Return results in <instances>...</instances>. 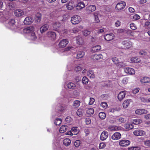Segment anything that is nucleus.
Masks as SVG:
<instances>
[{
    "label": "nucleus",
    "instance_id": "obj_20",
    "mask_svg": "<svg viewBox=\"0 0 150 150\" xmlns=\"http://www.w3.org/2000/svg\"><path fill=\"white\" fill-rule=\"evenodd\" d=\"M140 82L142 83H150V78L146 76L143 77L141 79Z\"/></svg>",
    "mask_w": 150,
    "mask_h": 150
},
{
    "label": "nucleus",
    "instance_id": "obj_4",
    "mask_svg": "<svg viewBox=\"0 0 150 150\" xmlns=\"http://www.w3.org/2000/svg\"><path fill=\"white\" fill-rule=\"evenodd\" d=\"M14 14L17 17H23L26 14V13L23 10L18 9L14 11Z\"/></svg>",
    "mask_w": 150,
    "mask_h": 150
},
{
    "label": "nucleus",
    "instance_id": "obj_35",
    "mask_svg": "<svg viewBox=\"0 0 150 150\" xmlns=\"http://www.w3.org/2000/svg\"><path fill=\"white\" fill-rule=\"evenodd\" d=\"M83 28V27L82 25L76 27L74 28L73 30V32L74 33H76L79 31H81Z\"/></svg>",
    "mask_w": 150,
    "mask_h": 150
},
{
    "label": "nucleus",
    "instance_id": "obj_37",
    "mask_svg": "<svg viewBox=\"0 0 150 150\" xmlns=\"http://www.w3.org/2000/svg\"><path fill=\"white\" fill-rule=\"evenodd\" d=\"M61 25L59 22H57L53 24V27L54 29L55 30H57L58 28L60 27Z\"/></svg>",
    "mask_w": 150,
    "mask_h": 150
},
{
    "label": "nucleus",
    "instance_id": "obj_31",
    "mask_svg": "<svg viewBox=\"0 0 150 150\" xmlns=\"http://www.w3.org/2000/svg\"><path fill=\"white\" fill-rule=\"evenodd\" d=\"M74 39L76 40L77 43L79 45H82L83 43V41L81 37H77L74 38Z\"/></svg>",
    "mask_w": 150,
    "mask_h": 150
},
{
    "label": "nucleus",
    "instance_id": "obj_38",
    "mask_svg": "<svg viewBox=\"0 0 150 150\" xmlns=\"http://www.w3.org/2000/svg\"><path fill=\"white\" fill-rule=\"evenodd\" d=\"M124 127L126 129H133L134 126L131 124L128 123L125 124V125Z\"/></svg>",
    "mask_w": 150,
    "mask_h": 150
},
{
    "label": "nucleus",
    "instance_id": "obj_6",
    "mask_svg": "<svg viewBox=\"0 0 150 150\" xmlns=\"http://www.w3.org/2000/svg\"><path fill=\"white\" fill-rule=\"evenodd\" d=\"M134 134L137 136H144L146 134V132L143 130L137 129L133 132Z\"/></svg>",
    "mask_w": 150,
    "mask_h": 150
},
{
    "label": "nucleus",
    "instance_id": "obj_40",
    "mask_svg": "<svg viewBox=\"0 0 150 150\" xmlns=\"http://www.w3.org/2000/svg\"><path fill=\"white\" fill-rule=\"evenodd\" d=\"M94 110L93 108H89L86 110V113L89 115H92L94 113Z\"/></svg>",
    "mask_w": 150,
    "mask_h": 150
},
{
    "label": "nucleus",
    "instance_id": "obj_42",
    "mask_svg": "<svg viewBox=\"0 0 150 150\" xmlns=\"http://www.w3.org/2000/svg\"><path fill=\"white\" fill-rule=\"evenodd\" d=\"M67 86L69 88L71 89H74L76 87L75 85L72 82L68 83Z\"/></svg>",
    "mask_w": 150,
    "mask_h": 150
},
{
    "label": "nucleus",
    "instance_id": "obj_30",
    "mask_svg": "<svg viewBox=\"0 0 150 150\" xmlns=\"http://www.w3.org/2000/svg\"><path fill=\"white\" fill-rule=\"evenodd\" d=\"M66 5L67 9L69 10L73 9L75 7L74 5L71 2H69Z\"/></svg>",
    "mask_w": 150,
    "mask_h": 150
},
{
    "label": "nucleus",
    "instance_id": "obj_34",
    "mask_svg": "<svg viewBox=\"0 0 150 150\" xmlns=\"http://www.w3.org/2000/svg\"><path fill=\"white\" fill-rule=\"evenodd\" d=\"M87 75L90 78H94L95 77L94 72L91 70H89L87 72Z\"/></svg>",
    "mask_w": 150,
    "mask_h": 150
},
{
    "label": "nucleus",
    "instance_id": "obj_25",
    "mask_svg": "<svg viewBox=\"0 0 150 150\" xmlns=\"http://www.w3.org/2000/svg\"><path fill=\"white\" fill-rule=\"evenodd\" d=\"M85 54V52L83 51H79L77 52L76 58L77 59L81 58L83 57Z\"/></svg>",
    "mask_w": 150,
    "mask_h": 150
},
{
    "label": "nucleus",
    "instance_id": "obj_36",
    "mask_svg": "<svg viewBox=\"0 0 150 150\" xmlns=\"http://www.w3.org/2000/svg\"><path fill=\"white\" fill-rule=\"evenodd\" d=\"M63 143L65 146H67L70 144L71 141L68 138L65 139L63 140Z\"/></svg>",
    "mask_w": 150,
    "mask_h": 150
},
{
    "label": "nucleus",
    "instance_id": "obj_27",
    "mask_svg": "<svg viewBox=\"0 0 150 150\" xmlns=\"http://www.w3.org/2000/svg\"><path fill=\"white\" fill-rule=\"evenodd\" d=\"M49 28V26L47 24H45L42 26L40 29L41 33H42L47 30Z\"/></svg>",
    "mask_w": 150,
    "mask_h": 150
},
{
    "label": "nucleus",
    "instance_id": "obj_50",
    "mask_svg": "<svg viewBox=\"0 0 150 150\" xmlns=\"http://www.w3.org/2000/svg\"><path fill=\"white\" fill-rule=\"evenodd\" d=\"M140 148L139 147H129L128 150H140Z\"/></svg>",
    "mask_w": 150,
    "mask_h": 150
},
{
    "label": "nucleus",
    "instance_id": "obj_52",
    "mask_svg": "<svg viewBox=\"0 0 150 150\" xmlns=\"http://www.w3.org/2000/svg\"><path fill=\"white\" fill-rule=\"evenodd\" d=\"M128 81V78L127 77L124 78L122 81V83L125 85L127 84Z\"/></svg>",
    "mask_w": 150,
    "mask_h": 150
},
{
    "label": "nucleus",
    "instance_id": "obj_57",
    "mask_svg": "<svg viewBox=\"0 0 150 150\" xmlns=\"http://www.w3.org/2000/svg\"><path fill=\"white\" fill-rule=\"evenodd\" d=\"M144 143L145 146L150 147V140H145L144 141Z\"/></svg>",
    "mask_w": 150,
    "mask_h": 150
},
{
    "label": "nucleus",
    "instance_id": "obj_49",
    "mask_svg": "<svg viewBox=\"0 0 150 150\" xmlns=\"http://www.w3.org/2000/svg\"><path fill=\"white\" fill-rule=\"evenodd\" d=\"M116 66H117L119 68H121L125 66H126L125 64L123 62H119L117 64Z\"/></svg>",
    "mask_w": 150,
    "mask_h": 150
},
{
    "label": "nucleus",
    "instance_id": "obj_53",
    "mask_svg": "<svg viewBox=\"0 0 150 150\" xmlns=\"http://www.w3.org/2000/svg\"><path fill=\"white\" fill-rule=\"evenodd\" d=\"M130 28L133 30H135L137 29V27L136 25L133 23H131L130 24Z\"/></svg>",
    "mask_w": 150,
    "mask_h": 150
},
{
    "label": "nucleus",
    "instance_id": "obj_56",
    "mask_svg": "<svg viewBox=\"0 0 150 150\" xmlns=\"http://www.w3.org/2000/svg\"><path fill=\"white\" fill-rule=\"evenodd\" d=\"M112 62L114 63L116 65L118 63V62H119V61L118 60V59L116 57L112 58Z\"/></svg>",
    "mask_w": 150,
    "mask_h": 150
},
{
    "label": "nucleus",
    "instance_id": "obj_63",
    "mask_svg": "<svg viewBox=\"0 0 150 150\" xmlns=\"http://www.w3.org/2000/svg\"><path fill=\"white\" fill-rule=\"evenodd\" d=\"M139 90V89L138 88H136L132 90V92L133 94H135L138 93Z\"/></svg>",
    "mask_w": 150,
    "mask_h": 150
},
{
    "label": "nucleus",
    "instance_id": "obj_17",
    "mask_svg": "<svg viewBox=\"0 0 150 150\" xmlns=\"http://www.w3.org/2000/svg\"><path fill=\"white\" fill-rule=\"evenodd\" d=\"M132 102V100L128 99L125 100L122 103V106L124 108H126Z\"/></svg>",
    "mask_w": 150,
    "mask_h": 150
},
{
    "label": "nucleus",
    "instance_id": "obj_58",
    "mask_svg": "<svg viewBox=\"0 0 150 150\" xmlns=\"http://www.w3.org/2000/svg\"><path fill=\"white\" fill-rule=\"evenodd\" d=\"M80 140H77L74 142V145L75 146L78 147L80 145Z\"/></svg>",
    "mask_w": 150,
    "mask_h": 150
},
{
    "label": "nucleus",
    "instance_id": "obj_60",
    "mask_svg": "<svg viewBox=\"0 0 150 150\" xmlns=\"http://www.w3.org/2000/svg\"><path fill=\"white\" fill-rule=\"evenodd\" d=\"M142 100V101L146 103H150V98L145 99L143 98Z\"/></svg>",
    "mask_w": 150,
    "mask_h": 150
},
{
    "label": "nucleus",
    "instance_id": "obj_15",
    "mask_svg": "<svg viewBox=\"0 0 150 150\" xmlns=\"http://www.w3.org/2000/svg\"><path fill=\"white\" fill-rule=\"evenodd\" d=\"M121 137V134L120 133L116 132L112 135L111 138L113 140H117L120 139Z\"/></svg>",
    "mask_w": 150,
    "mask_h": 150
},
{
    "label": "nucleus",
    "instance_id": "obj_14",
    "mask_svg": "<svg viewBox=\"0 0 150 150\" xmlns=\"http://www.w3.org/2000/svg\"><path fill=\"white\" fill-rule=\"evenodd\" d=\"M33 21V18L30 17H27L25 18L24 21V23L26 25H29L31 24Z\"/></svg>",
    "mask_w": 150,
    "mask_h": 150
},
{
    "label": "nucleus",
    "instance_id": "obj_5",
    "mask_svg": "<svg viewBox=\"0 0 150 150\" xmlns=\"http://www.w3.org/2000/svg\"><path fill=\"white\" fill-rule=\"evenodd\" d=\"M79 129L77 127H74L71 129V130L66 134V135H72L73 134L76 135L79 132Z\"/></svg>",
    "mask_w": 150,
    "mask_h": 150
},
{
    "label": "nucleus",
    "instance_id": "obj_46",
    "mask_svg": "<svg viewBox=\"0 0 150 150\" xmlns=\"http://www.w3.org/2000/svg\"><path fill=\"white\" fill-rule=\"evenodd\" d=\"M62 122V119L60 118L56 119L54 121V124L56 125H59Z\"/></svg>",
    "mask_w": 150,
    "mask_h": 150
},
{
    "label": "nucleus",
    "instance_id": "obj_7",
    "mask_svg": "<svg viewBox=\"0 0 150 150\" xmlns=\"http://www.w3.org/2000/svg\"><path fill=\"white\" fill-rule=\"evenodd\" d=\"M15 20L13 19H9L8 22V27L12 30L16 29L17 27L15 26Z\"/></svg>",
    "mask_w": 150,
    "mask_h": 150
},
{
    "label": "nucleus",
    "instance_id": "obj_13",
    "mask_svg": "<svg viewBox=\"0 0 150 150\" xmlns=\"http://www.w3.org/2000/svg\"><path fill=\"white\" fill-rule=\"evenodd\" d=\"M108 136V132L104 131L102 132L100 136V139L102 141L105 140Z\"/></svg>",
    "mask_w": 150,
    "mask_h": 150
},
{
    "label": "nucleus",
    "instance_id": "obj_26",
    "mask_svg": "<svg viewBox=\"0 0 150 150\" xmlns=\"http://www.w3.org/2000/svg\"><path fill=\"white\" fill-rule=\"evenodd\" d=\"M67 128L68 127L66 125H63L60 127L59 129V132L60 133H64L67 130Z\"/></svg>",
    "mask_w": 150,
    "mask_h": 150
},
{
    "label": "nucleus",
    "instance_id": "obj_9",
    "mask_svg": "<svg viewBox=\"0 0 150 150\" xmlns=\"http://www.w3.org/2000/svg\"><path fill=\"white\" fill-rule=\"evenodd\" d=\"M69 42L67 39H63L60 41L58 45L59 48L64 47Z\"/></svg>",
    "mask_w": 150,
    "mask_h": 150
},
{
    "label": "nucleus",
    "instance_id": "obj_16",
    "mask_svg": "<svg viewBox=\"0 0 150 150\" xmlns=\"http://www.w3.org/2000/svg\"><path fill=\"white\" fill-rule=\"evenodd\" d=\"M114 35L112 33H110L105 35V39L108 41H110L114 39Z\"/></svg>",
    "mask_w": 150,
    "mask_h": 150
},
{
    "label": "nucleus",
    "instance_id": "obj_23",
    "mask_svg": "<svg viewBox=\"0 0 150 150\" xmlns=\"http://www.w3.org/2000/svg\"><path fill=\"white\" fill-rule=\"evenodd\" d=\"M135 112L136 114L140 115L146 114L148 112L145 109H138Z\"/></svg>",
    "mask_w": 150,
    "mask_h": 150
},
{
    "label": "nucleus",
    "instance_id": "obj_45",
    "mask_svg": "<svg viewBox=\"0 0 150 150\" xmlns=\"http://www.w3.org/2000/svg\"><path fill=\"white\" fill-rule=\"evenodd\" d=\"M99 117L102 119H104L106 117V114L103 112H100L99 114Z\"/></svg>",
    "mask_w": 150,
    "mask_h": 150
},
{
    "label": "nucleus",
    "instance_id": "obj_47",
    "mask_svg": "<svg viewBox=\"0 0 150 150\" xmlns=\"http://www.w3.org/2000/svg\"><path fill=\"white\" fill-rule=\"evenodd\" d=\"M83 110L82 109L79 108L76 112V114L79 117H81L83 115Z\"/></svg>",
    "mask_w": 150,
    "mask_h": 150
},
{
    "label": "nucleus",
    "instance_id": "obj_48",
    "mask_svg": "<svg viewBox=\"0 0 150 150\" xmlns=\"http://www.w3.org/2000/svg\"><path fill=\"white\" fill-rule=\"evenodd\" d=\"M5 21H6V18L3 17V13L0 12V21L2 22Z\"/></svg>",
    "mask_w": 150,
    "mask_h": 150
},
{
    "label": "nucleus",
    "instance_id": "obj_1",
    "mask_svg": "<svg viewBox=\"0 0 150 150\" xmlns=\"http://www.w3.org/2000/svg\"><path fill=\"white\" fill-rule=\"evenodd\" d=\"M34 28L33 27H29L23 29V32L27 34V38L29 40L35 41V43L37 44L38 42V39L35 34Z\"/></svg>",
    "mask_w": 150,
    "mask_h": 150
},
{
    "label": "nucleus",
    "instance_id": "obj_64",
    "mask_svg": "<svg viewBox=\"0 0 150 150\" xmlns=\"http://www.w3.org/2000/svg\"><path fill=\"white\" fill-rule=\"evenodd\" d=\"M121 22L119 21H117L115 23V25L116 27L120 26L121 25Z\"/></svg>",
    "mask_w": 150,
    "mask_h": 150
},
{
    "label": "nucleus",
    "instance_id": "obj_41",
    "mask_svg": "<svg viewBox=\"0 0 150 150\" xmlns=\"http://www.w3.org/2000/svg\"><path fill=\"white\" fill-rule=\"evenodd\" d=\"M80 102L79 100H75L74 102L73 106L74 108H76L80 105Z\"/></svg>",
    "mask_w": 150,
    "mask_h": 150
},
{
    "label": "nucleus",
    "instance_id": "obj_10",
    "mask_svg": "<svg viewBox=\"0 0 150 150\" xmlns=\"http://www.w3.org/2000/svg\"><path fill=\"white\" fill-rule=\"evenodd\" d=\"M124 70L125 73L130 75H133L135 74V71L132 68L126 67L124 68Z\"/></svg>",
    "mask_w": 150,
    "mask_h": 150
},
{
    "label": "nucleus",
    "instance_id": "obj_62",
    "mask_svg": "<svg viewBox=\"0 0 150 150\" xmlns=\"http://www.w3.org/2000/svg\"><path fill=\"white\" fill-rule=\"evenodd\" d=\"M133 18L134 20H138L139 19L140 17L138 14H135L133 16Z\"/></svg>",
    "mask_w": 150,
    "mask_h": 150
},
{
    "label": "nucleus",
    "instance_id": "obj_24",
    "mask_svg": "<svg viewBox=\"0 0 150 150\" xmlns=\"http://www.w3.org/2000/svg\"><path fill=\"white\" fill-rule=\"evenodd\" d=\"M93 15L94 17V21L96 23H98L100 22V20L98 18V17L100 16L99 13L98 12H96L93 13Z\"/></svg>",
    "mask_w": 150,
    "mask_h": 150
},
{
    "label": "nucleus",
    "instance_id": "obj_39",
    "mask_svg": "<svg viewBox=\"0 0 150 150\" xmlns=\"http://www.w3.org/2000/svg\"><path fill=\"white\" fill-rule=\"evenodd\" d=\"M57 109L60 113H62L64 111L65 108L64 107L60 105L57 107Z\"/></svg>",
    "mask_w": 150,
    "mask_h": 150
},
{
    "label": "nucleus",
    "instance_id": "obj_2",
    "mask_svg": "<svg viewBox=\"0 0 150 150\" xmlns=\"http://www.w3.org/2000/svg\"><path fill=\"white\" fill-rule=\"evenodd\" d=\"M81 19L80 16L78 15H74L71 18V22L74 25L79 23L81 21Z\"/></svg>",
    "mask_w": 150,
    "mask_h": 150
},
{
    "label": "nucleus",
    "instance_id": "obj_3",
    "mask_svg": "<svg viewBox=\"0 0 150 150\" xmlns=\"http://www.w3.org/2000/svg\"><path fill=\"white\" fill-rule=\"evenodd\" d=\"M122 43L124 47L126 48H130L132 45V42L128 39H123Z\"/></svg>",
    "mask_w": 150,
    "mask_h": 150
},
{
    "label": "nucleus",
    "instance_id": "obj_18",
    "mask_svg": "<svg viewBox=\"0 0 150 150\" xmlns=\"http://www.w3.org/2000/svg\"><path fill=\"white\" fill-rule=\"evenodd\" d=\"M85 7V4L83 1L78 2L76 6L77 10H80Z\"/></svg>",
    "mask_w": 150,
    "mask_h": 150
},
{
    "label": "nucleus",
    "instance_id": "obj_51",
    "mask_svg": "<svg viewBox=\"0 0 150 150\" xmlns=\"http://www.w3.org/2000/svg\"><path fill=\"white\" fill-rule=\"evenodd\" d=\"M82 81L83 84H86L88 82V79L86 77L84 76L83 78Z\"/></svg>",
    "mask_w": 150,
    "mask_h": 150
},
{
    "label": "nucleus",
    "instance_id": "obj_32",
    "mask_svg": "<svg viewBox=\"0 0 150 150\" xmlns=\"http://www.w3.org/2000/svg\"><path fill=\"white\" fill-rule=\"evenodd\" d=\"M116 121L119 124H121L124 123L126 121V120L124 117H119L117 118Z\"/></svg>",
    "mask_w": 150,
    "mask_h": 150
},
{
    "label": "nucleus",
    "instance_id": "obj_55",
    "mask_svg": "<svg viewBox=\"0 0 150 150\" xmlns=\"http://www.w3.org/2000/svg\"><path fill=\"white\" fill-rule=\"evenodd\" d=\"M105 147V144L104 143H101L99 144V148L100 149H104Z\"/></svg>",
    "mask_w": 150,
    "mask_h": 150
},
{
    "label": "nucleus",
    "instance_id": "obj_33",
    "mask_svg": "<svg viewBox=\"0 0 150 150\" xmlns=\"http://www.w3.org/2000/svg\"><path fill=\"white\" fill-rule=\"evenodd\" d=\"M101 48V46L98 45L92 48L91 51L93 52H96L100 50Z\"/></svg>",
    "mask_w": 150,
    "mask_h": 150
},
{
    "label": "nucleus",
    "instance_id": "obj_43",
    "mask_svg": "<svg viewBox=\"0 0 150 150\" xmlns=\"http://www.w3.org/2000/svg\"><path fill=\"white\" fill-rule=\"evenodd\" d=\"M91 31L87 29L84 30L83 32V34L84 36H87L91 33Z\"/></svg>",
    "mask_w": 150,
    "mask_h": 150
},
{
    "label": "nucleus",
    "instance_id": "obj_21",
    "mask_svg": "<svg viewBox=\"0 0 150 150\" xmlns=\"http://www.w3.org/2000/svg\"><path fill=\"white\" fill-rule=\"evenodd\" d=\"M126 93L125 91H122L120 92L118 96V98L119 100H122L125 97Z\"/></svg>",
    "mask_w": 150,
    "mask_h": 150
},
{
    "label": "nucleus",
    "instance_id": "obj_22",
    "mask_svg": "<svg viewBox=\"0 0 150 150\" xmlns=\"http://www.w3.org/2000/svg\"><path fill=\"white\" fill-rule=\"evenodd\" d=\"M120 129V127L116 126H110L108 127V130L110 131H115L119 130Z\"/></svg>",
    "mask_w": 150,
    "mask_h": 150
},
{
    "label": "nucleus",
    "instance_id": "obj_54",
    "mask_svg": "<svg viewBox=\"0 0 150 150\" xmlns=\"http://www.w3.org/2000/svg\"><path fill=\"white\" fill-rule=\"evenodd\" d=\"M125 28L122 29H118L116 30L117 32L118 33H125L126 31Z\"/></svg>",
    "mask_w": 150,
    "mask_h": 150
},
{
    "label": "nucleus",
    "instance_id": "obj_11",
    "mask_svg": "<svg viewBox=\"0 0 150 150\" xmlns=\"http://www.w3.org/2000/svg\"><path fill=\"white\" fill-rule=\"evenodd\" d=\"M130 142L128 140H120L119 142L120 145L122 146H126L129 145Z\"/></svg>",
    "mask_w": 150,
    "mask_h": 150
},
{
    "label": "nucleus",
    "instance_id": "obj_29",
    "mask_svg": "<svg viewBox=\"0 0 150 150\" xmlns=\"http://www.w3.org/2000/svg\"><path fill=\"white\" fill-rule=\"evenodd\" d=\"M41 14L39 13H37L35 16V21L39 23L41 21Z\"/></svg>",
    "mask_w": 150,
    "mask_h": 150
},
{
    "label": "nucleus",
    "instance_id": "obj_28",
    "mask_svg": "<svg viewBox=\"0 0 150 150\" xmlns=\"http://www.w3.org/2000/svg\"><path fill=\"white\" fill-rule=\"evenodd\" d=\"M47 35L48 37L51 38L53 39H54L56 37V33L52 31H50L47 33Z\"/></svg>",
    "mask_w": 150,
    "mask_h": 150
},
{
    "label": "nucleus",
    "instance_id": "obj_61",
    "mask_svg": "<svg viewBox=\"0 0 150 150\" xmlns=\"http://www.w3.org/2000/svg\"><path fill=\"white\" fill-rule=\"evenodd\" d=\"M95 101V99L94 98H90V101L89 103V105H92L93 104L94 102Z\"/></svg>",
    "mask_w": 150,
    "mask_h": 150
},
{
    "label": "nucleus",
    "instance_id": "obj_8",
    "mask_svg": "<svg viewBox=\"0 0 150 150\" xmlns=\"http://www.w3.org/2000/svg\"><path fill=\"white\" fill-rule=\"evenodd\" d=\"M126 6V3L124 1H122L118 3L116 6V8L118 10L123 9Z\"/></svg>",
    "mask_w": 150,
    "mask_h": 150
},
{
    "label": "nucleus",
    "instance_id": "obj_59",
    "mask_svg": "<svg viewBox=\"0 0 150 150\" xmlns=\"http://www.w3.org/2000/svg\"><path fill=\"white\" fill-rule=\"evenodd\" d=\"M100 105L104 109L106 108L108 106L107 104L105 102H102L100 103Z\"/></svg>",
    "mask_w": 150,
    "mask_h": 150
},
{
    "label": "nucleus",
    "instance_id": "obj_19",
    "mask_svg": "<svg viewBox=\"0 0 150 150\" xmlns=\"http://www.w3.org/2000/svg\"><path fill=\"white\" fill-rule=\"evenodd\" d=\"M91 58L94 60H98L103 59V56L101 54H95L92 55Z\"/></svg>",
    "mask_w": 150,
    "mask_h": 150
},
{
    "label": "nucleus",
    "instance_id": "obj_12",
    "mask_svg": "<svg viewBox=\"0 0 150 150\" xmlns=\"http://www.w3.org/2000/svg\"><path fill=\"white\" fill-rule=\"evenodd\" d=\"M96 6L95 5H91L88 6L86 8V11L88 13H90L96 9Z\"/></svg>",
    "mask_w": 150,
    "mask_h": 150
},
{
    "label": "nucleus",
    "instance_id": "obj_44",
    "mask_svg": "<svg viewBox=\"0 0 150 150\" xmlns=\"http://www.w3.org/2000/svg\"><path fill=\"white\" fill-rule=\"evenodd\" d=\"M142 122V120L139 119H135L133 120V123L135 125H138L141 123Z\"/></svg>",
    "mask_w": 150,
    "mask_h": 150
}]
</instances>
